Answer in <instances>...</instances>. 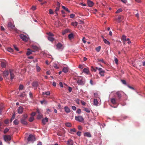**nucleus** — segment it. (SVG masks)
Instances as JSON below:
<instances>
[{
    "mask_svg": "<svg viewBox=\"0 0 145 145\" xmlns=\"http://www.w3.org/2000/svg\"><path fill=\"white\" fill-rule=\"evenodd\" d=\"M121 39L123 40L124 41L126 40V36L125 35H123L121 38Z\"/></svg>",
    "mask_w": 145,
    "mask_h": 145,
    "instance_id": "nucleus-43",
    "label": "nucleus"
},
{
    "mask_svg": "<svg viewBox=\"0 0 145 145\" xmlns=\"http://www.w3.org/2000/svg\"><path fill=\"white\" fill-rule=\"evenodd\" d=\"M23 116L24 118V119L26 118L27 117V114H24V115H23Z\"/></svg>",
    "mask_w": 145,
    "mask_h": 145,
    "instance_id": "nucleus-63",
    "label": "nucleus"
},
{
    "mask_svg": "<svg viewBox=\"0 0 145 145\" xmlns=\"http://www.w3.org/2000/svg\"><path fill=\"white\" fill-rule=\"evenodd\" d=\"M48 121V118L46 117L45 118L43 119L42 120V123L43 124H45Z\"/></svg>",
    "mask_w": 145,
    "mask_h": 145,
    "instance_id": "nucleus-18",
    "label": "nucleus"
},
{
    "mask_svg": "<svg viewBox=\"0 0 145 145\" xmlns=\"http://www.w3.org/2000/svg\"><path fill=\"white\" fill-rule=\"evenodd\" d=\"M87 3L88 6L90 7H92L94 5L93 3L90 0H88Z\"/></svg>",
    "mask_w": 145,
    "mask_h": 145,
    "instance_id": "nucleus-10",
    "label": "nucleus"
},
{
    "mask_svg": "<svg viewBox=\"0 0 145 145\" xmlns=\"http://www.w3.org/2000/svg\"><path fill=\"white\" fill-rule=\"evenodd\" d=\"M71 24L73 26H76L77 25L78 23L76 22H72Z\"/></svg>",
    "mask_w": 145,
    "mask_h": 145,
    "instance_id": "nucleus-33",
    "label": "nucleus"
},
{
    "mask_svg": "<svg viewBox=\"0 0 145 145\" xmlns=\"http://www.w3.org/2000/svg\"><path fill=\"white\" fill-rule=\"evenodd\" d=\"M9 72L10 73V79L11 80L13 79L15 77V75L14 74V71L11 69L9 70Z\"/></svg>",
    "mask_w": 145,
    "mask_h": 145,
    "instance_id": "nucleus-4",
    "label": "nucleus"
},
{
    "mask_svg": "<svg viewBox=\"0 0 145 145\" xmlns=\"http://www.w3.org/2000/svg\"><path fill=\"white\" fill-rule=\"evenodd\" d=\"M21 122L22 124L25 125L27 124V122L24 119H22L21 120Z\"/></svg>",
    "mask_w": 145,
    "mask_h": 145,
    "instance_id": "nucleus-25",
    "label": "nucleus"
},
{
    "mask_svg": "<svg viewBox=\"0 0 145 145\" xmlns=\"http://www.w3.org/2000/svg\"><path fill=\"white\" fill-rule=\"evenodd\" d=\"M81 109H78L76 111V113L79 114H80L81 113Z\"/></svg>",
    "mask_w": 145,
    "mask_h": 145,
    "instance_id": "nucleus-54",
    "label": "nucleus"
},
{
    "mask_svg": "<svg viewBox=\"0 0 145 145\" xmlns=\"http://www.w3.org/2000/svg\"><path fill=\"white\" fill-rule=\"evenodd\" d=\"M32 47L33 49L36 51H37L38 49V48L36 46L33 45L32 46Z\"/></svg>",
    "mask_w": 145,
    "mask_h": 145,
    "instance_id": "nucleus-31",
    "label": "nucleus"
},
{
    "mask_svg": "<svg viewBox=\"0 0 145 145\" xmlns=\"http://www.w3.org/2000/svg\"><path fill=\"white\" fill-rule=\"evenodd\" d=\"M24 88V86L23 85L20 84L19 87V90H22Z\"/></svg>",
    "mask_w": 145,
    "mask_h": 145,
    "instance_id": "nucleus-46",
    "label": "nucleus"
},
{
    "mask_svg": "<svg viewBox=\"0 0 145 145\" xmlns=\"http://www.w3.org/2000/svg\"><path fill=\"white\" fill-rule=\"evenodd\" d=\"M36 69L37 72H39L40 71V68L37 65H36Z\"/></svg>",
    "mask_w": 145,
    "mask_h": 145,
    "instance_id": "nucleus-42",
    "label": "nucleus"
},
{
    "mask_svg": "<svg viewBox=\"0 0 145 145\" xmlns=\"http://www.w3.org/2000/svg\"><path fill=\"white\" fill-rule=\"evenodd\" d=\"M23 110V108L22 106H20L18 108V113L20 114H21L22 113Z\"/></svg>",
    "mask_w": 145,
    "mask_h": 145,
    "instance_id": "nucleus-12",
    "label": "nucleus"
},
{
    "mask_svg": "<svg viewBox=\"0 0 145 145\" xmlns=\"http://www.w3.org/2000/svg\"><path fill=\"white\" fill-rule=\"evenodd\" d=\"M7 63L6 62H1V67L2 68H5L6 66Z\"/></svg>",
    "mask_w": 145,
    "mask_h": 145,
    "instance_id": "nucleus-17",
    "label": "nucleus"
},
{
    "mask_svg": "<svg viewBox=\"0 0 145 145\" xmlns=\"http://www.w3.org/2000/svg\"><path fill=\"white\" fill-rule=\"evenodd\" d=\"M96 68L97 69H98V70L99 71V72H103V71H103L102 69L101 68H98L97 67H96Z\"/></svg>",
    "mask_w": 145,
    "mask_h": 145,
    "instance_id": "nucleus-47",
    "label": "nucleus"
},
{
    "mask_svg": "<svg viewBox=\"0 0 145 145\" xmlns=\"http://www.w3.org/2000/svg\"><path fill=\"white\" fill-rule=\"evenodd\" d=\"M98 101L97 99H94L93 103L95 105L97 106L98 105Z\"/></svg>",
    "mask_w": 145,
    "mask_h": 145,
    "instance_id": "nucleus-26",
    "label": "nucleus"
},
{
    "mask_svg": "<svg viewBox=\"0 0 145 145\" xmlns=\"http://www.w3.org/2000/svg\"><path fill=\"white\" fill-rule=\"evenodd\" d=\"M56 5L57 7H56L59 8L60 7V5L59 2H57L56 3Z\"/></svg>",
    "mask_w": 145,
    "mask_h": 145,
    "instance_id": "nucleus-58",
    "label": "nucleus"
},
{
    "mask_svg": "<svg viewBox=\"0 0 145 145\" xmlns=\"http://www.w3.org/2000/svg\"><path fill=\"white\" fill-rule=\"evenodd\" d=\"M84 110L86 111V112L88 113L90 112V110H91L90 109L87 108H84Z\"/></svg>",
    "mask_w": 145,
    "mask_h": 145,
    "instance_id": "nucleus-30",
    "label": "nucleus"
},
{
    "mask_svg": "<svg viewBox=\"0 0 145 145\" xmlns=\"http://www.w3.org/2000/svg\"><path fill=\"white\" fill-rule=\"evenodd\" d=\"M73 141L71 139H69L67 141V145H73Z\"/></svg>",
    "mask_w": 145,
    "mask_h": 145,
    "instance_id": "nucleus-13",
    "label": "nucleus"
},
{
    "mask_svg": "<svg viewBox=\"0 0 145 145\" xmlns=\"http://www.w3.org/2000/svg\"><path fill=\"white\" fill-rule=\"evenodd\" d=\"M19 95L20 97H23L25 96V92H24L23 93H21Z\"/></svg>",
    "mask_w": 145,
    "mask_h": 145,
    "instance_id": "nucleus-40",
    "label": "nucleus"
},
{
    "mask_svg": "<svg viewBox=\"0 0 145 145\" xmlns=\"http://www.w3.org/2000/svg\"><path fill=\"white\" fill-rule=\"evenodd\" d=\"M3 76L5 77H7L8 75L9 72L8 71H4L3 72Z\"/></svg>",
    "mask_w": 145,
    "mask_h": 145,
    "instance_id": "nucleus-16",
    "label": "nucleus"
},
{
    "mask_svg": "<svg viewBox=\"0 0 145 145\" xmlns=\"http://www.w3.org/2000/svg\"><path fill=\"white\" fill-rule=\"evenodd\" d=\"M8 27L9 29H12L15 26L12 23L10 22L8 23Z\"/></svg>",
    "mask_w": 145,
    "mask_h": 145,
    "instance_id": "nucleus-9",
    "label": "nucleus"
},
{
    "mask_svg": "<svg viewBox=\"0 0 145 145\" xmlns=\"http://www.w3.org/2000/svg\"><path fill=\"white\" fill-rule=\"evenodd\" d=\"M114 61L117 64H118V59L116 58H115L114 59Z\"/></svg>",
    "mask_w": 145,
    "mask_h": 145,
    "instance_id": "nucleus-61",
    "label": "nucleus"
},
{
    "mask_svg": "<svg viewBox=\"0 0 145 145\" xmlns=\"http://www.w3.org/2000/svg\"><path fill=\"white\" fill-rule=\"evenodd\" d=\"M65 125L68 127H70L71 126V124L70 123H66L65 124Z\"/></svg>",
    "mask_w": 145,
    "mask_h": 145,
    "instance_id": "nucleus-37",
    "label": "nucleus"
},
{
    "mask_svg": "<svg viewBox=\"0 0 145 145\" xmlns=\"http://www.w3.org/2000/svg\"><path fill=\"white\" fill-rule=\"evenodd\" d=\"M78 85H82L84 84V82L82 80H78L77 82Z\"/></svg>",
    "mask_w": 145,
    "mask_h": 145,
    "instance_id": "nucleus-21",
    "label": "nucleus"
},
{
    "mask_svg": "<svg viewBox=\"0 0 145 145\" xmlns=\"http://www.w3.org/2000/svg\"><path fill=\"white\" fill-rule=\"evenodd\" d=\"M28 50H29L26 53V54L27 56H29L31 54L32 52L31 51V50L29 49H28Z\"/></svg>",
    "mask_w": 145,
    "mask_h": 145,
    "instance_id": "nucleus-34",
    "label": "nucleus"
},
{
    "mask_svg": "<svg viewBox=\"0 0 145 145\" xmlns=\"http://www.w3.org/2000/svg\"><path fill=\"white\" fill-rule=\"evenodd\" d=\"M4 139L5 141H8L11 139V137L10 135H5L4 136Z\"/></svg>",
    "mask_w": 145,
    "mask_h": 145,
    "instance_id": "nucleus-8",
    "label": "nucleus"
},
{
    "mask_svg": "<svg viewBox=\"0 0 145 145\" xmlns=\"http://www.w3.org/2000/svg\"><path fill=\"white\" fill-rule=\"evenodd\" d=\"M105 72L104 71L103 72H99V74L101 75V76H104V73Z\"/></svg>",
    "mask_w": 145,
    "mask_h": 145,
    "instance_id": "nucleus-45",
    "label": "nucleus"
},
{
    "mask_svg": "<svg viewBox=\"0 0 145 145\" xmlns=\"http://www.w3.org/2000/svg\"><path fill=\"white\" fill-rule=\"evenodd\" d=\"M102 37L103 38V40L104 43L106 44L110 45V42L109 41L107 40L106 39L104 38L103 36H102Z\"/></svg>",
    "mask_w": 145,
    "mask_h": 145,
    "instance_id": "nucleus-15",
    "label": "nucleus"
},
{
    "mask_svg": "<svg viewBox=\"0 0 145 145\" xmlns=\"http://www.w3.org/2000/svg\"><path fill=\"white\" fill-rule=\"evenodd\" d=\"M101 46H99L96 48V50L97 52H99V51L101 49Z\"/></svg>",
    "mask_w": 145,
    "mask_h": 145,
    "instance_id": "nucleus-39",
    "label": "nucleus"
},
{
    "mask_svg": "<svg viewBox=\"0 0 145 145\" xmlns=\"http://www.w3.org/2000/svg\"><path fill=\"white\" fill-rule=\"evenodd\" d=\"M49 13L50 14H54V12L51 9H50L49 10Z\"/></svg>",
    "mask_w": 145,
    "mask_h": 145,
    "instance_id": "nucleus-50",
    "label": "nucleus"
},
{
    "mask_svg": "<svg viewBox=\"0 0 145 145\" xmlns=\"http://www.w3.org/2000/svg\"><path fill=\"white\" fill-rule=\"evenodd\" d=\"M56 49L62 51L63 49L64 46L63 45L60 43H58L56 45Z\"/></svg>",
    "mask_w": 145,
    "mask_h": 145,
    "instance_id": "nucleus-2",
    "label": "nucleus"
},
{
    "mask_svg": "<svg viewBox=\"0 0 145 145\" xmlns=\"http://www.w3.org/2000/svg\"><path fill=\"white\" fill-rule=\"evenodd\" d=\"M76 134L78 136H80L81 135V132L80 131H78L77 132Z\"/></svg>",
    "mask_w": 145,
    "mask_h": 145,
    "instance_id": "nucleus-59",
    "label": "nucleus"
},
{
    "mask_svg": "<svg viewBox=\"0 0 145 145\" xmlns=\"http://www.w3.org/2000/svg\"><path fill=\"white\" fill-rule=\"evenodd\" d=\"M75 119L76 121H79L80 122H82L84 120L82 117L81 116H76Z\"/></svg>",
    "mask_w": 145,
    "mask_h": 145,
    "instance_id": "nucleus-6",
    "label": "nucleus"
},
{
    "mask_svg": "<svg viewBox=\"0 0 145 145\" xmlns=\"http://www.w3.org/2000/svg\"><path fill=\"white\" fill-rule=\"evenodd\" d=\"M54 67L56 69H58L59 68V67L57 66V65L56 64H54Z\"/></svg>",
    "mask_w": 145,
    "mask_h": 145,
    "instance_id": "nucleus-60",
    "label": "nucleus"
},
{
    "mask_svg": "<svg viewBox=\"0 0 145 145\" xmlns=\"http://www.w3.org/2000/svg\"><path fill=\"white\" fill-rule=\"evenodd\" d=\"M32 85L34 89H36L38 86V83L37 82H33L32 84Z\"/></svg>",
    "mask_w": 145,
    "mask_h": 145,
    "instance_id": "nucleus-7",
    "label": "nucleus"
},
{
    "mask_svg": "<svg viewBox=\"0 0 145 145\" xmlns=\"http://www.w3.org/2000/svg\"><path fill=\"white\" fill-rule=\"evenodd\" d=\"M59 10V8L56 7V10H55V12H56V14L57 15H58L57 13V11H58Z\"/></svg>",
    "mask_w": 145,
    "mask_h": 145,
    "instance_id": "nucleus-44",
    "label": "nucleus"
},
{
    "mask_svg": "<svg viewBox=\"0 0 145 145\" xmlns=\"http://www.w3.org/2000/svg\"><path fill=\"white\" fill-rule=\"evenodd\" d=\"M35 137L32 135H30L27 138L28 141H33L35 140Z\"/></svg>",
    "mask_w": 145,
    "mask_h": 145,
    "instance_id": "nucleus-3",
    "label": "nucleus"
},
{
    "mask_svg": "<svg viewBox=\"0 0 145 145\" xmlns=\"http://www.w3.org/2000/svg\"><path fill=\"white\" fill-rule=\"evenodd\" d=\"M39 114H38L37 117V119H40L42 118V115L40 114L39 112H38Z\"/></svg>",
    "mask_w": 145,
    "mask_h": 145,
    "instance_id": "nucleus-28",
    "label": "nucleus"
},
{
    "mask_svg": "<svg viewBox=\"0 0 145 145\" xmlns=\"http://www.w3.org/2000/svg\"><path fill=\"white\" fill-rule=\"evenodd\" d=\"M20 37L24 41H27L28 40V38L27 37L24 35L23 34H21L20 35Z\"/></svg>",
    "mask_w": 145,
    "mask_h": 145,
    "instance_id": "nucleus-5",
    "label": "nucleus"
},
{
    "mask_svg": "<svg viewBox=\"0 0 145 145\" xmlns=\"http://www.w3.org/2000/svg\"><path fill=\"white\" fill-rule=\"evenodd\" d=\"M84 135L85 136L87 137H91V135L89 132H86L84 133Z\"/></svg>",
    "mask_w": 145,
    "mask_h": 145,
    "instance_id": "nucleus-20",
    "label": "nucleus"
},
{
    "mask_svg": "<svg viewBox=\"0 0 145 145\" xmlns=\"http://www.w3.org/2000/svg\"><path fill=\"white\" fill-rule=\"evenodd\" d=\"M124 93L122 91H118L116 94L117 95V97L118 98V101H120L121 99V98L122 95Z\"/></svg>",
    "mask_w": 145,
    "mask_h": 145,
    "instance_id": "nucleus-1",
    "label": "nucleus"
},
{
    "mask_svg": "<svg viewBox=\"0 0 145 145\" xmlns=\"http://www.w3.org/2000/svg\"><path fill=\"white\" fill-rule=\"evenodd\" d=\"M46 34L50 37L54 36V35L53 33L50 32H49V33H46Z\"/></svg>",
    "mask_w": 145,
    "mask_h": 145,
    "instance_id": "nucleus-41",
    "label": "nucleus"
},
{
    "mask_svg": "<svg viewBox=\"0 0 145 145\" xmlns=\"http://www.w3.org/2000/svg\"><path fill=\"white\" fill-rule=\"evenodd\" d=\"M40 102L42 104H46L47 103V101L45 100H43V101H41Z\"/></svg>",
    "mask_w": 145,
    "mask_h": 145,
    "instance_id": "nucleus-32",
    "label": "nucleus"
},
{
    "mask_svg": "<svg viewBox=\"0 0 145 145\" xmlns=\"http://www.w3.org/2000/svg\"><path fill=\"white\" fill-rule=\"evenodd\" d=\"M69 31V30L68 29L65 30L62 32V34L63 35H64L65 33H68Z\"/></svg>",
    "mask_w": 145,
    "mask_h": 145,
    "instance_id": "nucleus-27",
    "label": "nucleus"
},
{
    "mask_svg": "<svg viewBox=\"0 0 145 145\" xmlns=\"http://www.w3.org/2000/svg\"><path fill=\"white\" fill-rule=\"evenodd\" d=\"M70 131L71 132H75L76 131V130L75 128H73L70 129Z\"/></svg>",
    "mask_w": 145,
    "mask_h": 145,
    "instance_id": "nucleus-49",
    "label": "nucleus"
},
{
    "mask_svg": "<svg viewBox=\"0 0 145 145\" xmlns=\"http://www.w3.org/2000/svg\"><path fill=\"white\" fill-rule=\"evenodd\" d=\"M73 37V34L72 33H71L68 35L69 38L71 39H72Z\"/></svg>",
    "mask_w": 145,
    "mask_h": 145,
    "instance_id": "nucleus-29",
    "label": "nucleus"
},
{
    "mask_svg": "<svg viewBox=\"0 0 145 145\" xmlns=\"http://www.w3.org/2000/svg\"><path fill=\"white\" fill-rule=\"evenodd\" d=\"M121 81L124 84H126V82L125 80H121Z\"/></svg>",
    "mask_w": 145,
    "mask_h": 145,
    "instance_id": "nucleus-57",
    "label": "nucleus"
},
{
    "mask_svg": "<svg viewBox=\"0 0 145 145\" xmlns=\"http://www.w3.org/2000/svg\"><path fill=\"white\" fill-rule=\"evenodd\" d=\"M48 39L51 42H53L54 40V38L50 36L48 37Z\"/></svg>",
    "mask_w": 145,
    "mask_h": 145,
    "instance_id": "nucleus-24",
    "label": "nucleus"
},
{
    "mask_svg": "<svg viewBox=\"0 0 145 145\" xmlns=\"http://www.w3.org/2000/svg\"><path fill=\"white\" fill-rule=\"evenodd\" d=\"M29 95L30 97L31 98H32L33 97V95L32 92H30L29 93Z\"/></svg>",
    "mask_w": 145,
    "mask_h": 145,
    "instance_id": "nucleus-51",
    "label": "nucleus"
},
{
    "mask_svg": "<svg viewBox=\"0 0 145 145\" xmlns=\"http://www.w3.org/2000/svg\"><path fill=\"white\" fill-rule=\"evenodd\" d=\"M45 95H49L50 94V92L49 91H46L45 92Z\"/></svg>",
    "mask_w": 145,
    "mask_h": 145,
    "instance_id": "nucleus-56",
    "label": "nucleus"
},
{
    "mask_svg": "<svg viewBox=\"0 0 145 145\" xmlns=\"http://www.w3.org/2000/svg\"><path fill=\"white\" fill-rule=\"evenodd\" d=\"M65 111L67 113H69L70 112V110L67 106H65L64 108Z\"/></svg>",
    "mask_w": 145,
    "mask_h": 145,
    "instance_id": "nucleus-14",
    "label": "nucleus"
},
{
    "mask_svg": "<svg viewBox=\"0 0 145 145\" xmlns=\"http://www.w3.org/2000/svg\"><path fill=\"white\" fill-rule=\"evenodd\" d=\"M117 101L116 100V99L114 98H112L111 99V101L112 103L113 104H116L117 103Z\"/></svg>",
    "mask_w": 145,
    "mask_h": 145,
    "instance_id": "nucleus-19",
    "label": "nucleus"
},
{
    "mask_svg": "<svg viewBox=\"0 0 145 145\" xmlns=\"http://www.w3.org/2000/svg\"><path fill=\"white\" fill-rule=\"evenodd\" d=\"M13 46L15 50H16V51H19V49L18 48L16 47V46L15 45H13Z\"/></svg>",
    "mask_w": 145,
    "mask_h": 145,
    "instance_id": "nucleus-55",
    "label": "nucleus"
},
{
    "mask_svg": "<svg viewBox=\"0 0 145 145\" xmlns=\"http://www.w3.org/2000/svg\"><path fill=\"white\" fill-rule=\"evenodd\" d=\"M9 129H8L6 128L4 131V133L5 134L7 133Z\"/></svg>",
    "mask_w": 145,
    "mask_h": 145,
    "instance_id": "nucleus-53",
    "label": "nucleus"
},
{
    "mask_svg": "<svg viewBox=\"0 0 145 145\" xmlns=\"http://www.w3.org/2000/svg\"><path fill=\"white\" fill-rule=\"evenodd\" d=\"M83 72L88 74H89V70L88 68L87 67L84 68L83 70Z\"/></svg>",
    "mask_w": 145,
    "mask_h": 145,
    "instance_id": "nucleus-11",
    "label": "nucleus"
},
{
    "mask_svg": "<svg viewBox=\"0 0 145 145\" xmlns=\"http://www.w3.org/2000/svg\"><path fill=\"white\" fill-rule=\"evenodd\" d=\"M34 119L33 117H31L29 118V121L30 122H32L33 120Z\"/></svg>",
    "mask_w": 145,
    "mask_h": 145,
    "instance_id": "nucleus-48",
    "label": "nucleus"
},
{
    "mask_svg": "<svg viewBox=\"0 0 145 145\" xmlns=\"http://www.w3.org/2000/svg\"><path fill=\"white\" fill-rule=\"evenodd\" d=\"M97 69L96 68V69H95L92 66L91 67V70L92 71H94L95 72Z\"/></svg>",
    "mask_w": 145,
    "mask_h": 145,
    "instance_id": "nucleus-52",
    "label": "nucleus"
},
{
    "mask_svg": "<svg viewBox=\"0 0 145 145\" xmlns=\"http://www.w3.org/2000/svg\"><path fill=\"white\" fill-rule=\"evenodd\" d=\"M7 50L9 52L12 53L13 52V51L12 49L11 48H8Z\"/></svg>",
    "mask_w": 145,
    "mask_h": 145,
    "instance_id": "nucleus-38",
    "label": "nucleus"
},
{
    "mask_svg": "<svg viewBox=\"0 0 145 145\" xmlns=\"http://www.w3.org/2000/svg\"><path fill=\"white\" fill-rule=\"evenodd\" d=\"M118 19L120 21V22L122 21L123 20L124 17L122 16H119L118 17Z\"/></svg>",
    "mask_w": 145,
    "mask_h": 145,
    "instance_id": "nucleus-22",
    "label": "nucleus"
},
{
    "mask_svg": "<svg viewBox=\"0 0 145 145\" xmlns=\"http://www.w3.org/2000/svg\"><path fill=\"white\" fill-rule=\"evenodd\" d=\"M122 11V9L121 8H120L118 9L117 11L116 12V14L119 13Z\"/></svg>",
    "mask_w": 145,
    "mask_h": 145,
    "instance_id": "nucleus-35",
    "label": "nucleus"
},
{
    "mask_svg": "<svg viewBox=\"0 0 145 145\" xmlns=\"http://www.w3.org/2000/svg\"><path fill=\"white\" fill-rule=\"evenodd\" d=\"M68 69L67 67H63L62 70L63 72L65 73H67L68 72Z\"/></svg>",
    "mask_w": 145,
    "mask_h": 145,
    "instance_id": "nucleus-23",
    "label": "nucleus"
},
{
    "mask_svg": "<svg viewBox=\"0 0 145 145\" xmlns=\"http://www.w3.org/2000/svg\"><path fill=\"white\" fill-rule=\"evenodd\" d=\"M4 122L5 124H7L8 123L9 121L8 120H6Z\"/></svg>",
    "mask_w": 145,
    "mask_h": 145,
    "instance_id": "nucleus-64",
    "label": "nucleus"
},
{
    "mask_svg": "<svg viewBox=\"0 0 145 145\" xmlns=\"http://www.w3.org/2000/svg\"><path fill=\"white\" fill-rule=\"evenodd\" d=\"M13 123L15 125H17L19 123V121L18 120H16L14 121Z\"/></svg>",
    "mask_w": 145,
    "mask_h": 145,
    "instance_id": "nucleus-36",
    "label": "nucleus"
},
{
    "mask_svg": "<svg viewBox=\"0 0 145 145\" xmlns=\"http://www.w3.org/2000/svg\"><path fill=\"white\" fill-rule=\"evenodd\" d=\"M75 15L74 14H71L70 15V17L71 18H73L74 17Z\"/></svg>",
    "mask_w": 145,
    "mask_h": 145,
    "instance_id": "nucleus-62",
    "label": "nucleus"
}]
</instances>
